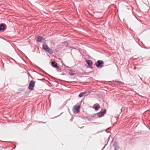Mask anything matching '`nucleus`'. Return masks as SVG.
Instances as JSON below:
<instances>
[{
  "mask_svg": "<svg viewBox=\"0 0 150 150\" xmlns=\"http://www.w3.org/2000/svg\"><path fill=\"white\" fill-rule=\"evenodd\" d=\"M104 62L101 60H98L96 63V66H100L103 64Z\"/></svg>",
  "mask_w": 150,
  "mask_h": 150,
  "instance_id": "7",
  "label": "nucleus"
},
{
  "mask_svg": "<svg viewBox=\"0 0 150 150\" xmlns=\"http://www.w3.org/2000/svg\"><path fill=\"white\" fill-rule=\"evenodd\" d=\"M86 62L88 64V66H92V62L90 60H86Z\"/></svg>",
  "mask_w": 150,
  "mask_h": 150,
  "instance_id": "9",
  "label": "nucleus"
},
{
  "mask_svg": "<svg viewBox=\"0 0 150 150\" xmlns=\"http://www.w3.org/2000/svg\"><path fill=\"white\" fill-rule=\"evenodd\" d=\"M61 75H65V74L64 73H62V74H61Z\"/></svg>",
  "mask_w": 150,
  "mask_h": 150,
  "instance_id": "20",
  "label": "nucleus"
},
{
  "mask_svg": "<svg viewBox=\"0 0 150 150\" xmlns=\"http://www.w3.org/2000/svg\"><path fill=\"white\" fill-rule=\"evenodd\" d=\"M36 67H38V68H39V67H38V66H36Z\"/></svg>",
  "mask_w": 150,
  "mask_h": 150,
  "instance_id": "28",
  "label": "nucleus"
},
{
  "mask_svg": "<svg viewBox=\"0 0 150 150\" xmlns=\"http://www.w3.org/2000/svg\"><path fill=\"white\" fill-rule=\"evenodd\" d=\"M53 67L56 68L57 69V71L59 72L61 71L62 70L61 68H59V66H52Z\"/></svg>",
  "mask_w": 150,
  "mask_h": 150,
  "instance_id": "13",
  "label": "nucleus"
},
{
  "mask_svg": "<svg viewBox=\"0 0 150 150\" xmlns=\"http://www.w3.org/2000/svg\"><path fill=\"white\" fill-rule=\"evenodd\" d=\"M134 69H136V67H134Z\"/></svg>",
  "mask_w": 150,
  "mask_h": 150,
  "instance_id": "25",
  "label": "nucleus"
},
{
  "mask_svg": "<svg viewBox=\"0 0 150 150\" xmlns=\"http://www.w3.org/2000/svg\"><path fill=\"white\" fill-rule=\"evenodd\" d=\"M106 109H104L103 111H102V112L100 111L99 112L95 114V115H95V116L96 115L98 117H101L103 116L104 115V114L105 113H106Z\"/></svg>",
  "mask_w": 150,
  "mask_h": 150,
  "instance_id": "2",
  "label": "nucleus"
},
{
  "mask_svg": "<svg viewBox=\"0 0 150 150\" xmlns=\"http://www.w3.org/2000/svg\"><path fill=\"white\" fill-rule=\"evenodd\" d=\"M86 67H87V68H90L91 69H92L93 68V66H86Z\"/></svg>",
  "mask_w": 150,
  "mask_h": 150,
  "instance_id": "18",
  "label": "nucleus"
},
{
  "mask_svg": "<svg viewBox=\"0 0 150 150\" xmlns=\"http://www.w3.org/2000/svg\"><path fill=\"white\" fill-rule=\"evenodd\" d=\"M97 67V68H99L100 67H101L102 66H96Z\"/></svg>",
  "mask_w": 150,
  "mask_h": 150,
  "instance_id": "24",
  "label": "nucleus"
},
{
  "mask_svg": "<svg viewBox=\"0 0 150 150\" xmlns=\"http://www.w3.org/2000/svg\"><path fill=\"white\" fill-rule=\"evenodd\" d=\"M105 147V146H104V147L103 148V149L101 150H103Z\"/></svg>",
  "mask_w": 150,
  "mask_h": 150,
  "instance_id": "27",
  "label": "nucleus"
},
{
  "mask_svg": "<svg viewBox=\"0 0 150 150\" xmlns=\"http://www.w3.org/2000/svg\"><path fill=\"white\" fill-rule=\"evenodd\" d=\"M80 106L78 105H75L74 106V109H73V112L75 114L78 113L79 111Z\"/></svg>",
  "mask_w": 150,
  "mask_h": 150,
  "instance_id": "3",
  "label": "nucleus"
},
{
  "mask_svg": "<svg viewBox=\"0 0 150 150\" xmlns=\"http://www.w3.org/2000/svg\"><path fill=\"white\" fill-rule=\"evenodd\" d=\"M138 77L140 78V79L141 80H142V78H141L139 76H138Z\"/></svg>",
  "mask_w": 150,
  "mask_h": 150,
  "instance_id": "23",
  "label": "nucleus"
},
{
  "mask_svg": "<svg viewBox=\"0 0 150 150\" xmlns=\"http://www.w3.org/2000/svg\"><path fill=\"white\" fill-rule=\"evenodd\" d=\"M67 67H68V66H66V67H65V68H67Z\"/></svg>",
  "mask_w": 150,
  "mask_h": 150,
  "instance_id": "26",
  "label": "nucleus"
},
{
  "mask_svg": "<svg viewBox=\"0 0 150 150\" xmlns=\"http://www.w3.org/2000/svg\"><path fill=\"white\" fill-rule=\"evenodd\" d=\"M88 120L89 121H91L93 119V118H92V117H87Z\"/></svg>",
  "mask_w": 150,
  "mask_h": 150,
  "instance_id": "17",
  "label": "nucleus"
},
{
  "mask_svg": "<svg viewBox=\"0 0 150 150\" xmlns=\"http://www.w3.org/2000/svg\"><path fill=\"white\" fill-rule=\"evenodd\" d=\"M51 63L52 66H57V63L54 61L52 62Z\"/></svg>",
  "mask_w": 150,
  "mask_h": 150,
  "instance_id": "15",
  "label": "nucleus"
},
{
  "mask_svg": "<svg viewBox=\"0 0 150 150\" xmlns=\"http://www.w3.org/2000/svg\"><path fill=\"white\" fill-rule=\"evenodd\" d=\"M35 84V81L32 80H31L29 84L28 88L30 91L33 90Z\"/></svg>",
  "mask_w": 150,
  "mask_h": 150,
  "instance_id": "1",
  "label": "nucleus"
},
{
  "mask_svg": "<svg viewBox=\"0 0 150 150\" xmlns=\"http://www.w3.org/2000/svg\"><path fill=\"white\" fill-rule=\"evenodd\" d=\"M76 74V72L73 69H70V71L69 72V74L70 76H74Z\"/></svg>",
  "mask_w": 150,
  "mask_h": 150,
  "instance_id": "5",
  "label": "nucleus"
},
{
  "mask_svg": "<svg viewBox=\"0 0 150 150\" xmlns=\"http://www.w3.org/2000/svg\"><path fill=\"white\" fill-rule=\"evenodd\" d=\"M94 105L95 106L94 107V109L96 110H98V109L100 107V105L98 104H95Z\"/></svg>",
  "mask_w": 150,
  "mask_h": 150,
  "instance_id": "8",
  "label": "nucleus"
},
{
  "mask_svg": "<svg viewBox=\"0 0 150 150\" xmlns=\"http://www.w3.org/2000/svg\"><path fill=\"white\" fill-rule=\"evenodd\" d=\"M113 82H114L115 83V84H117L118 85H120L121 84H123V83L121 81H113Z\"/></svg>",
  "mask_w": 150,
  "mask_h": 150,
  "instance_id": "12",
  "label": "nucleus"
},
{
  "mask_svg": "<svg viewBox=\"0 0 150 150\" xmlns=\"http://www.w3.org/2000/svg\"><path fill=\"white\" fill-rule=\"evenodd\" d=\"M37 41L43 43L45 42V39L41 36L39 37L37 40Z\"/></svg>",
  "mask_w": 150,
  "mask_h": 150,
  "instance_id": "4",
  "label": "nucleus"
},
{
  "mask_svg": "<svg viewBox=\"0 0 150 150\" xmlns=\"http://www.w3.org/2000/svg\"><path fill=\"white\" fill-rule=\"evenodd\" d=\"M43 80V79H38V80H40V81H42Z\"/></svg>",
  "mask_w": 150,
  "mask_h": 150,
  "instance_id": "21",
  "label": "nucleus"
},
{
  "mask_svg": "<svg viewBox=\"0 0 150 150\" xmlns=\"http://www.w3.org/2000/svg\"><path fill=\"white\" fill-rule=\"evenodd\" d=\"M86 93V92H83L81 93L79 95V98L82 97Z\"/></svg>",
  "mask_w": 150,
  "mask_h": 150,
  "instance_id": "14",
  "label": "nucleus"
},
{
  "mask_svg": "<svg viewBox=\"0 0 150 150\" xmlns=\"http://www.w3.org/2000/svg\"><path fill=\"white\" fill-rule=\"evenodd\" d=\"M50 48L49 47H48V48L46 50H45L47 52V50H49V49Z\"/></svg>",
  "mask_w": 150,
  "mask_h": 150,
  "instance_id": "22",
  "label": "nucleus"
},
{
  "mask_svg": "<svg viewBox=\"0 0 150 150\" xmlns=\"http://www.w3.org/2000/svg\"><path fill=\"white\" fill-rule=\"evenodd\" d=\"M5 30V27L4 24H1L0 25V31L1 30Z\"/></svg>",
  "mask_w": 150,
  "mask_h": 150,
  "instance_id": "10",
  "label": "nucleus"
},
{
  "mask_svg": "<svg viewBox=\"0 0 150 150\" xmlns=\"http://www.w3.org/2000/svg\"><path fill=\"white\" fill-rule=\"evenodd\" d=\"M95 115V114H93V115H92V118H93L94 117H96V115L95 116V115Z\"/></svg>",
  "mask_w": 150,
  "mask_h": 150,
  "instance_id": "19",
  "label": "nucleus"
},
{
  "mask_svg": "<svg viewBox=\"0 0 150 150\" xmlns=\"http://www.w3.org/2000/svg\"><path fill=\"white\" fill-rule=\"evenodd\" d=\"M42 47H43V49L44 50H46V49L48 48L49 47L47 46V45L46 44L44 43L43 44Z\"/></svg>",
  "mask_w": 150,
  "mask_h": 150,
  "instance_id": "11",
  "label": "nucleus"
},
{
  "mask_svg": "<svg viewBox=\"0 0 150 150\" xmlns=\"http://www.w3.org/2000/svg\"><path fill=\"white\" fill-rule=\"evenodd\" d=\"M47 52L50 54H52L53 53V51L50 48L48 50H47Z\"/></svg>",
  "mask_w": 150,
  "mask_h": 150,
  "instance_id": "16",
  "label": "nucleus"
},
{
  "mask_svg": "<svg viewBox=\"0 0 150 150\" xmlns=\"http://www.w3.org/2000/svg\"><path fill=\"white\" fill-rule=\"evenodd\" d=\"M114 146L115 150H118L119 147L118 146V143L117 142H114Z\"/></svg>",
  "mask_w": 150,
  "mask_h": 150,
  "instance_id": "6",
  "label": "nucleus"
},
{
  "mask_svg": "<svg viewBox=\"0 0 150 150\" xmlns=\"http://www.w3.org/2000/svg\"><path fill=\"white\" fill-rule=\"evenodd\" d=\"M38 74H40V75H41L40 74V73H38Z\"/></svg>",
  "mask_w": 150,
  "mask_h": 150,
  "instance_id": "29",
  "label": "nucleus"
}]
</instances>
